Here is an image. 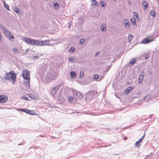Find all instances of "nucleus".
<instances>
[{"mask_svg": "<svg viewBox=\"0 0 159 159\" xmlns=\"http://www.w3.org/2000/svg\"><path fill=\"white\" fill-rule=\"evenodd\" d=\"M73 99V98L72 97L70 96L69 97V101H72Z\"/></svg>", "mask_w": 159, "mask_h": 159, "instance_id": "a19ab883", "label": "nucleus"}, {"mask_svg": "<svg viewBox=\"0 0 159 159\" xmlns=\"http://www.w3.org/2000/svg\"><path fill=\"white\" fill-rule=\"evenodd\" d=\"M124 23L125 25V26L127 28H128L130 27V23L129 21L127 20H124Z\"/></svg>", "mask_w": 159, "mask_h": 159, "instance_id": "9d476101", "label": "nucleus"}, {"mask_svg": "<svg viewBox=\"0 0 159 159\" xmlns=\"http://www.w3.org/2000/svg\"><path fill=\"white\" fill-rule=\"evenodd\" d=\"M20 145V144H18V145Z\"/></svg>", "mask_w": 159, "mask_h": 159, "instance_id": "3c124183", "label": "nucleus"}, {"mask_svg": "<svg viewBox=\"0 0 159 159\" xmlns=\"http://www.w3.org/2000/svg\"><path fill=\"white\" fill-rule=\"evenodd\" d=\"M38 57V56L37 55L35 56L34 57V58L35 59H36Z\"/></svg>", "mask_w": 159, "mask_h": 159, "instance_id": "37998d69", "label": "nucleus"}, {"mask_svg": "<svg viewBox=\"0 0 159 159\" xmlns=\"http://www.w3.org/2000/svg\"><path fill=\"white\" fill-rule=\"evenodd\" d=\"M145 136V134H144L143 135L140 139L139 140L137 141L135 143L134 145L135 146H138L139 145V146H140V145L139 144V143L140 142H141L143 140V138Z\"/></svg>", "mask_w": 159, "mask_h": 159, "instance_id": "9b49d317", "label": "nucleus"}, {"mask_svg": "<svg viewBox=\"0 0 159 159\" xmlns=\"http://www.w3.org/2000/svg\"><path fill=\"white\" fill-rule=\"evenodd\" d=\"M93 78L94 79H96L98 78V76L97 75H94L93 76Z\"/></svg>", "mask_w": 159, "mask_h": 159, "instance_id": "ea45409f", "label": "nucleus"}, {"mask_svg": "<svg viewBox=\"0 0 159 159\" xmlns=\"http://www.w3.org/2000/svg\"><path fill=\"white\" fill-rule=\"evenodd\" d=\"M133 89V88L131 86L128 87L127 89H126L125 91V94H128L132 89Z\"/></svg>", "mask_w": 159, "mask_h": 159, "instance_id": "f8f14e48", "label": "nucleus"}, {"mask_svg": "<svg viewBox=\"0 0 159 159\" xmlns=\"http://www.w3.org/2000/svg\"><path fill=\"white\" fill-rule=\"evenodd\" d=\"M76 96L78 97V98L80 99L83 97V94L79 92H77L76 93Z\"/></svg>", "mask_w": 159, "mask_h": 159, "instance_id": "dca6fc26", "label": "nucleus"}, {"mask_svg": "<svg viewBox=\"0 0 159 159\" xmlns=\"http://www.w3.org/2000/svg\"><path fill=\"white\" fill-rule=\"evenodd\" d=\"M20 110L29 114L31 115H34L35 113V112L33 110H30L27 109H20Z\"/></svg>", "mask_w": 159, "mask_h": 159, "instance_id": "39448f33", "label": "nucleus"}, {"mask_svg": "<svg viewBox=\"0 0 159 159\" xmlns=\"http://www.w3.org/2000/svg\"><path fill=\"white\" fill-rule=\"evenodd\" d=\"M142 5L144 6V8L145 9L148 6V2L145 1H143L142 3Z\"/></svg>", "mask_w": 159, "mask_h": 159, "instance_id": "5701e85b", "label": "nucleus"}, {"mask_svg": "<svg viewBox=\"0 0 159 159\" xmlns=\"http://www.w3.org/2000/svg\"><path fill=\"white\" fill-rule=\"evenodd\" d=\"M150 14L152 16H155V14L154 11L153 10H151L150 12Z\"/></svg>", "mask_w": 159, "mask_h": 159, "instance_id": "c756f323", "label": "nucleus"}, {"mask_svg": "<svg viewBox=\"0 0 159 159\" xmlns=\"http://www.w3.org/2000/svg\"><path fill=\"white\" fill-rule=\"evenodd\" d=\"M58 90V87H54L52 90V93L53 95H55Z\"/></svg>", "mask_w": 159, "mask_h": 159, "instance_id": "4468645a", "label": "nucleus"}, {"mask_svg": "<svg viewBox=\"0 0 159 159\" xmlns=\"http://www.w3.org/2000/svg\"><path fill=\"white\" fill-rule=\"evenodd\" d=\"M107 146H106L105 147H107Z\"/></svg>", "mask_w": 159, "mask_h": 159, "instance_id": "603ef678", "label": "nucleus"}, {"mask_svg": "<svg viewBox=\"0 0 159 159\" xmlns=\"http://www.w3.org/2000/svg\"><path fill=\"white\" fill-rule=\"evenodd\" d=\"M144 79V76L143 74H141L139 77V83H141L142 82Z\"/></svg>", "mask_w": 159, "mask_h": 159, "instance_id": "2eb2a0df", "label": "nucleus"}, {"mask_svg": "<svg viewBox=\"0 0 159 159\" xmlns=\"http://www.w3.org/2000/svg\"><path fill=\"white\" fill-rule=\"evenodd\" d=\"M136 62L135 59L134 58H133L129 61V64L130 65H133Z\"/></svg>", "mask_w": 159, "mask_h": 159, "instance_id": "412c9836", "label": "nucleus"}, {"mask_svg": "<svg viewBox=\"0 0 159 159\" xmlns=\"http://www.w3.org/2000/svg\"><path fill=\"white\" fill-rule=\"evenodd\" d=\"M101 6L102 7H104L105 6L104 5V2L103 1H101L100 2Z\"/></svg>", "mask_w": 159, "mask_h": 159, "instance_id": "473e14b6", "label": "nucleus"}, {"mask_svg": "<svg viewBox=\"0 0 159 159\" xmlns=\"http://www.w3.org/2000/svg\"><path fill=\"white\" fill-rule=\"evenodd\" d=\"M133 38V36L131 34H129L128 35V40L129 41V42H130Z\"/></svg>", "mask_w": 159, "mask_h": 159, "instance_id": "b1692460", "label": "nucleus"}, {"mask_svg": "<svg viewBox=\"0 0 159 159\" xmlns=\"http://www.w3.org/2000/svg\"><path fill=\"white\" fill-rule=\"evenodd\" d=\"M23 40L28 44L31 45H38L39 44H40L41 42L39 41V40H34L32 39L29 38L27 37L24 38Z\"/></svg>", "mask_w": 159, "mask_h": 159, "instance_id": "f03ea898", "label": "nucleus"}, {"mask_svg": "<svg viewBox=\"0 0 159 159\" xmlns=\"http://www.w3.org/2000/svg\"><path fill=\"white\" fill-rule=\"evenodd\" d=\"M144 100L146 102L148 101L150 99V96L149 95H147L143 98Z\"/></svg>", "mask_w": 159, "mask_h": 159, "instance_id": "6ab92c4d", "label": "nucleus"}, {"mask_svg": "<svg viewBox=\"0 0 159 159\" xmlns=\"http://www.w3.org/2000/svg\"><path fill=\"white\" fill-rule=\"evenodd\" d=\"M94 94L93 92H89L85 95L86 99L89 101L91 100L93 98Z\"/></svg>", "mask_w": 159, "mask_h": 159, "instance_id": "20e7f679", "label": "nucleus"}, {"mask_svg": "<svg viewBox=\"0 0 159 159\" xmlns=\"http://www.w3.org/2000/svg\"><path fill=\"white\" fill-rule=\"evenodd\" d=\"M70 27V25L68 26V28H69Z\"/></svg>", "mask_w": 159, "mask_h": 159, "instance_id": "8fccbe9b", "label": "nucleus"}, {"mask_svg": "<svg viewBox=\"0 0 159 159\" xmlns=\"http://www.w3.org/2000/svg\"><path fill=\"white\" fill-rule=\"evenodd\" d=\"M75 60L74 57H71L68 58L69 61H73Z\"/></svg>", "mask_w": 159, "mask_h": 159, "instance_id": "2f4dec72", "label": "nucleus"}, {"mask_svg": "<svg viewBox=\"0 0 159 159\" xmlns=\"http://www.w3.org/2000/svg\"><path fill=\"white\" fill-rule=\"evenodd\" d=\"M0 27L2 31H3L4 30H5L6 29L2 25H0Z\"/></svg>", "mask_w": 159, "mask_h": 159, "instance_id": "4c0bfd02", "label": "nucleus"}, {"mask_svg": "<svg viewBox=\"0 0 159 159\" xmlns=\"http://www.w3.org/2000/svg\"><path fill=\"white\" fill-rule=\"evenodd\" d=\"M114 1H116V0H114Z\"/></svg>", "mask_w": 159, "mask_h": 159, "instance_id": "864d4df0", "label": "nucleus"}, {"mask_svg": "<svg viewBox=\"0 0 159 159\" xmlns=\"http://www.w3.org/2000/svg\"><path fill=\"white\" fill-rule=\"evenodd\" d=\"M8 98L7 96L4 95H0V103L5 102L7 100Z\"/></svg>", "mask_w": 159, "mask_h": 159, "instance_id": "0eeeda50", "label": "nucleus"}, {"mask_svg": "<svg viewBox=\"0 0 159 159\" xmlns=\"http://www.w3.org/2000/svg\"><path fill=\"white\" fill-rule=\"evenodd\" d=\"M99 54V52H97L96 53V54H95V55L97 56H98V55Z\"/></svg>", "mask_w": 159, "mask_h": 159, "instance_id": "c03bdc74", "label": "nucleus"}, {"mask_svg": "<svg viewBox=\"0 0 159 159\" xmlns=\"http://www.w3.org/2000/svg\"><path fill=\"white\" fill-rule=\"evenodd\" d=\"M84 76V73L83 72H80V76L82 78Z\"/></svg>", "mask_w": 159, "mask_h": 159, "instance_id": "58836bf2", "label": "nucleus"}, {"mask_svg": "<svg viewBox=\"0 0 159 159\" xmlns=\"http://www.w3.org/2000/svg\"><path fill=\"white\" fill-rule=\"evenodd\" d=\"M85 42V39H81L79 41V43L80 44H82Z\"/></svg>", "mask_w": 159, "mask_h": 159, "instance_id": "7c9ffc66", "label": "nucleus"}, {"mask_svg": "<svg viewBox=\"0 0 159 159\" xmlns=\"http://www.w3.org/2000/svg\"><path fill=\"white\" fill-rule=\"evenodd\" d=\"M22 98L23 100H28V98L27 97H25L24 96H23L22 97Z\"/></svg>", "mask_w": 159, "mask_h": 159, "instance_id": "e433bc0d", "label": "nucleus"}, {"mask_svg": "<svg viewBox=\"0 0 159 159\" xmlns=\"http://www.w3.org/2000/svg\"><path fill=\"white\" fill-rule=\"evenodd\" d=\"M126 139H127L126 138L124 139V140H126Z\"/></svg>", "mask_w": 159, "mask_h": 159, "instance_id": "09e8293b", "label": "nucleus"}, {"mask_svg": "<svg viewBox=\"0 0 159 159\" xmlns=\"http://www.w3.org/2000/svg\"><path fill=\"white\" fill-rule=\"evenodd\" d=\"M148 155L147 156L146 158H145V159H146L147 158V157H148Z\"/></svg>", "mask_w": 159, "mask_h": 159, "instance_id": "de8ad7c7", "label": "nucleus"}, {"mask_svg": "<svg viewBox=\"0 0 159 159\" xmlns=\"http://www.w3.org/2000/svg\"><path fill=\"white\" fill-rule=\"evenodd\" d=\"M29 97L32 99H35L36 98L35 96L32 94H29Z\"/></svg>", "mask_w": 159, "mask_h": 159, "instance_id": "c85d7f7f", "label": "nucleus"}, {"mask_svg": "<svg viewBox=\"0 0 159 159\" xmlns=\"http://www.w3.org/2000/svg\"><path fill=\"white\" fill-rule=\"evenodd\" d=\"M130 21L134 25H136V20L134 18H131L130 19Z\"/></svg>", "mask_w": 159, "mask_h": 159, "instance_id": "a878e982", "label": "nucleus"}, {"mask_svg": "<svg viewBox=\"0 0 159 159\" xmlns=\"http://www.w3.org/2000/svg\"><path fill=\"white\" fill-rule=\"evenodd\" d=\"M3 31V32L5 34L6 36H7V34H11V33L6 29L4 30Z\"/></svg>", "mask_w": 159, "mask_h": 159, "instance_id": "aec40b11", "label": "nucleus"}, {"mask_svg": "<svg viewBox=\"0 0 159 159\" xmlns=\"http://www.w3.org/2000/svg\"><path fill=\"white\" fill-rule=\"evenodd\" d=\"M133 18H138V14L135 12H133Z\"/></svg>", "mask_w": 159, "mask_h": 159, "instance_id": "bb28decb", "label": "nucleus"}, {"mask_svg": "<svg viewBox=\"0 0 159 159\" xmlns=\"http://www.w3.org/2000/svg\"><path fill=\"white\" fill-rule=\"evenodd\" d=\"M3 4L4 7L6 8L8 10H9V6L5 2H3Z\"/></svg>", "mask_w": 159, "mask_h": 159, "instance_id": "cd10ccee", "label": "nucleus"}, {"mask_svg": "<svg viewBox=\"0 0 159 159\" xmlns=\"http://www.w3.org/2000/svg\"><path fill=\"white\" fill-rule=\"evenodd\" d=\"M15 12L16 13H18L20 11V9L18 8H15Z\"/></svg>", "mask_w": 159, "mask_h": 159, "instance_id": "c9c22d12", "label": "nucleus"}, {"mask_svg": "<svg viewBox=\"0 0 159 159\" xmlns=\"http://www.w3.org/2000/svg\"><path fill=\"white\" fill-rule=\"evenodd\" d=\"M118 155V154H113V155Z\"/></svg>", "mask_w": 159, "mask_h": 159, "instance_id": "a18cd8bd", "label": "nucleus"}, {"mask_svg": "<svg viewBox=\"0 0 159 159\" xmlns=\"http://www.w3.org/2000/svg\"><path fill=\"white\" fill-rule=\"evenodd\" d=\"M100 28L102 31H104L105 29L106 28V25L105 24H102V25L100 26Z\"/></svg>", "mask_w": 159, "mask_h": 159, "instance_id": "f3484780", "label": "nucleus"}, {"mask_svg": "<svg viewBox=\"0 0 159 159\" xmlns=\"http://www.w3.org/2000/svg\"><path fill=\"white\" fill-rule=\"evenodd\" d=\"M141 73H143V74H144V71H142L141 72Z\"/></svg>", "mask_w": 159, "mask_h": 159, "instance_id": "49530a36", "label": "nucleus"}, {"mask_svg": "<svg viewBox=\"0 0 159 159\" xmlns=\"http://www.w3.org/2000/svg\"><path fill=\"white\" fill-rule=\"evenodd\" d=\"M153 41L152 39L146 38L143 39L142 41L140 43H141L147 44L150 42H151Z\"/></svg>", "mask_w": 159, "mask_h": 159, "instance_id": "423d86ee", "label": "nucleus"}, {"mask_svg": "<svg viewBox=\"0 0 159 159\" xmlns=\"http://www.w3.org/2000/svg\"><path fill=\"white\" fill-rule=\"evenodd\" d=\"M22 77L25 80H30V73L27 69L24 70L22 72Z\"/></svg>", "mask_w": 159, "mask_h": 159, "instance_id": "7ed1b4c3", "label": "nucleus"}, {"mask_svg": "<svg viewBox=\"0 0 159 159\" xmlns=\"http://www.w3.org/2000/svg\"><path fill=\"white\" fill-rule=\"evenodd\" d=\"M13 52L15 53H17L18 52V51L17 49L16 48H14L13 49Z\"/></svg>", "mask_w": 159, "mask_h": 159, "instance_id": "f704fd0d", "label": "nucleus"}, {"mask_svg": "<svg viewBox=\"0 0 159 159\" xmlns=\"http://www.w3.org/2000/svg\"><path fill=\"white\" fill-rule=\"evenodd\" d=\"M70 75L72 78H75L76 76V73L74 71H72L70 72Z\"/></svg>", "mask_w": 159, "mask_h": 159, "instance_id": "a211bd4d", "label": "nucleus"}, {"mask_svg": "<svg viewBox=\"0 0 159 159\" xmlns=\"http://www.w3.org/2000/svg\"><path fill=\"white\" fill-rule=\"evenodd\" d=\"M27 81H25L24 82V84L27 88H30V80H26Z\"/></svg>", "mask_w": 159, "mask_h": 159, "instance_id": "ddd939ff", "label": "nucleus"}, {"mask_svg": "<svg viewBox=\"0 0 159 159\" xmlns=\"http://www.w3.org/2000/svg\"><path fill=\"white\" fill-rule=\"evenodd\" d=\"M53 5L55 9H58L59 7V5L57 2L54 3Z\"/></svg>", "mask_w": 159, "mask_h": 159, "instance_id": "393cba45", "label": "nucleus"}, {"mask_svg": "<svg viewBox=\"0 0 159 159\" xmlns=\"http://www.w3.org/2000/svg\"><path fill=\"white\" fill-rule=\"evenodd\" d=\"M92 1L93 2L92 3L93 5L95 6H98V2L96 0H92Z\"/></svg>", "mask_w": 159, "mask_h": 159, "instance_id": "4be33fe9", "label": "nucleus"}, {"mask_svg": "<svg viewBox=\"0 0 159 159\" xmlns=\"http://www.w3.org/2000/svg\"><path fill=\"white\" fill-rule=\"evenodd\" d=\"M5 78L7 80H9L11 81V83L13 84L16 80V75L15 73L11 71L5 75Z\"/></svg>", "mask_w": 159, "mask_h": 159, "instance_id": "f257e3e1", "label": "nucleus"}, {"mask_svg": "<svg viewBox=\"0 0 159 159\" xmlns=\"http://www.w3.org/2000/svg\"><path fill=\"white\" fill-rule=\"evenodd\" d=\"M39 41L41 42L40 44H39V46L47 45L49 44L50 43V41L49 40H46L43 41L39 40Z\"/></svg>", "mask_w": 159, "mask_h": 159, "instance_id": "6e6552de", "label": "nucleus"}, {"mask_svg": "<svg viewBox=\"0 0 159 159\" xmlns=\"http://www.w3.org/2000/svg\"><path fill=\"white\" fill-rule=\"evenodd\" d=\"M149 57V56H148V54H146L145 55V58L146 59H148Z\"/></svg>", "mask_w": 159, "mask_h": 159, "instance_id": "79ce46f5", "label": "nucleus"}, {"mask_svg": "<svg viewBox=\"0 0 159 159\" xmlns=\"http://www.w3.org/2000/svg\"><path fill=\"white\" fill-rule=\"evenodd\" d=\"M6 36L7 38L10 40L11 42L14 41V36L12 34H7V36Z\"/></svg>", "mask_w": 159, "mask_h": 159, "instance_id": "1a4fd4ad", "label": "nucleus"}, {"mask_svg": "<svg viewBox=\"0 0 159 159\" xmlns=\"http://www.w3.org/2000/svg\"><path fill=\"white\" fill-rule=\"evenodd\" d=\"M75 50V48H74L72 47H71L70 49V51L72 53H73L74 52Z\"/></svg>", "mask_w": 159, "mask_h": 159, "instance_id": "72a5a7b5", "label": "nucleus"}]
</instances>
